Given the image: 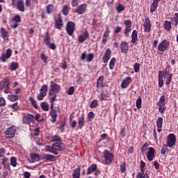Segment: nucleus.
<instances>
[{
	"label": "nucleus",
	"mask_w": 178,
	"mask_h": 178,
	"mask_svg": "<svg viewBox=\"0 0 178 178\" xmlns=\"http://www.w3.org/2000/svg\"><path fill=\"white\" fill-rule=\"evenodd\" d=\"M74 93V87L73 86H70L68 90H67V94L68 95H73V94Z\"/></svg>",
	"instance_id": "nucleus-49"
},
{
	"label": "nucleus",
	"mask_w": 178,
	"mask_h": 178,
	"mask_svg": "<svg viewBox=\"0 0 178 178\" xmlns=\"http://www.w3.org/2000/svg\"><path fill=\"white\" fill-rule=\"evenodd\" d=\"M164 28L167 30V31H169L170 29H172V22L165 21L164 24Z\"/></svg>",
	"instance_id": "nucleus-41"
},
{
	"label": "nucleus",
	"mask_w": 178,
	"mask_h": 178,
	"mask_svg": "<svg viewBox=\"0 0 178 178\" xmlns=\"http://www.w3.org/2000/svg\"><path fill=\"white\" fill-rule=\"evenodd\" d=\"M51 142L52 143H60V142H62V139H60V138L59 136L55 135L51 137Z\"/></svg>",
	"instance_id": "nucleus-39"
},
{
	"label": "nucleus",
	"mask_w": 178,
	"mask_h": 178,
	"mask_svg": "<svg viewBox=\"0 0 178 178\" xmlns=\"http://www.w3.org/2000/svg\"><path fill=\"white\" fill-rule=\"evenodd\" d=\"M46 152H50V154H54V155H58V152L52 149V146L47 145L46 146Z\"/></svg>",
	"instance_id": "nucleus-30"
},
{
	"label": "nucleus",
	"mask_w": 178,
	"mask_h": 178,
	"mask_svg": "<svg viewBox=\"0 0 178 178\" xmlns=\"http://www.w3.org/2000/svg\"><path fill=\"white\" fill-rule=\"evenodd\" d=\"M10 56H12V49H8L6 50V54H5V53H3L1 54L0 59H1V62L5 63V62H6V59H9V58H10Z\"/></svg>",
	"instance_id": "nucleus-8"
},
{
	"label": "nucleus",
	"mask_w": 178,
	"mask_h": 178,
	"mask_svg": "<svg viewBox=\"0 0 178 178\" xmlns=\"http://www.w3.org/2000/svg\"><path fill=\"white\" fill-rule=\"evenodd\" d=\"M154 155H155V149H154L153 147H149V151L147 154V160L149 161V162L153 161Z\"/></svg>",
	"instance_id": "nucleus-14"
},
{
	"label": "nucleus",
	"mask_w": 178,
	"mask_h": 178,
	"mask_svg": "<svg viewBox=\"0 0 178 178\" xmlns=\"http://www.w3.org/2000/svg\"><path fill=\"white\" fill-rule=\"evenodd\" d=\"M78 124H79V129H81V127H83V126H84V123H86V121L84 120V115H80L78 117Z\"/></svg>",
	"instance_id": "nucleus-25"
},
{
	"label": "nucleus",
	"mask_w": 178,
	"mask_h": 178,
	"mask_svg": "<svg viewBox=\"0 0 178 178\" xmlns=\"http://www.w3.org/2000/svg\"><path fill=\"white\" fill-rule=\"evenodd\" d=\"M50 116L51 118V123H55L56 122V118H58V113H56V111L53 109L50 111Z\"/></svg>",
	"instance_id": "nucleus-22"
},
{
	"label": "nucleus",
	"mask_w": 178,
	"mask_h": 178,
	"mask_svg": "<svg viewBox=\"0 0 178 178\" xmlns=\"http://www.w3.org/2000/svg\"><path fill=\"white\" fill-rule=\"evenodd\" d=\"M137 40H138L137 31L134 30L131 34V44H136Z\"/></svg>",
	"instance_id": "nucleus-27"
},
{
	"label": "nucleus",
	"mask_w": 178,
	"mask_h": 178,
	"mask_svg": "<svg viewBox=\"0 0 178 178\" xmlns=\"http://www.w3.org/2000/svg\"><path fill=\"white\" fill-rule=\"evenodd\" d=\"M71 4L73 7L77 6L79 5V0H72Z\"/></svg>",
	"instance_id": "nucleus-63"
},
{
	"label": "nucleus",
	"mask_w": 178,
	"mask_h": 178,
	"mask_svg": "<svg viewBox=\"0 0 178 178\" xmlns=\"http://www.w3.org/2000/svg\"><path fill=\"white\" fill-rule=\"evenodd\" d=\"M41 59H42V60L44 61V63H47V60H48V57H47V56H45V54H41Z\"/></svg>",
	"instance_id": "nucleus-61"
},
{
	"label": "nucleus",
	"mask_w": 178,
	"mask_h": 178,
	"mask_svg": "<svg viewBox=\"0 0 178 178\" xmlns=\"http://www.w3.org/2000/svg\"><path fill=\"white\" fill-rule=\"evenodd\" d=\"M46 34H47V35L44 40V42L45 45L49 46L51 44V38H49V35L48 32H47Z\"/></svg>",
	"instance_id": "nucleus-36"
},
{
	"label": "nucleus",
	"mask_w": 178,
	"mask_h": 178,
	"mask_svg": "<svg viewBox=\"0 0 178 178\" xmlns=\"http://www.w3.org/2000/svg\"><path fill=\"white\" fill-rule=\"evenodd\" d=\"M98 106V100L94 99L90 104V108H94Z\"/></svg>",
	"instance_id": "nucleus-47"
},
{
	"label": "nucleus",
	"mask_w": 178,
	"mask_h": 178,
	"mask_svg": "<svg viewBox=\"0 0 178 178\" xmlns=\"http://www.w3.org/2000/svg\"><path fill=\"white\" fill-rule=\"evenodd\" d=\"M123 10H124V6L122 4H119L117 6V11L118 13H120V12H123Z\"/></svg>",
	"instance_id": "nucleus-51"
},
{
	"label": "nucleus",
	"mask_w": 178,
	"mask_h": 178,
	"mask_svg": "<svg viewBox=\"0 0 178 178\" xmlns=\"http://www.w3.org/2000/svg\"><path fill=\"white\" fill-rule=\"evenodd\" d=\"M50 83H51V90L49 92V95H52V93H51V91H52L53 92H59V91L60 90V86H59V85L54 82V81H51Z\"/></svg>",
	"instance_id": "nucleus-10"
},
{
	"label": "nucleus",
	"mask_w": 178,
	"mask_h": 178,
	"mask_svg": "<svg viewBox=\"0 0 178 178\" xmlns=\"http://www.w3.org/2000/svg\"><path fill=\"white\" fill-rule=\"evenodd\" d=\"M169 47V42L168 40H163L158 47V50L159 52H165L166 49H168V47Z\"/></svg>",
	"instance_id": "nucleus-7"
},
{
	"label": "nucleus",
	"mask_w": 178,
	"mask_h": 178,
	"mask_svg": "<svg viewBox=\"0 0 178 178\" xmlns=\"http://www.w3.org/2000/svg\"><path fill=\"white\" fill-rule=\"evenodd\" d=\"M76 27V24L73 22H68L66 26V31L68 35H73V33H74V29Z\"/></svg>",
	"instance_id": "nucleus-4"
},
{
	"label": "nucleus",
	"mask_w": 178,
	"mask_h": 178,
	"mask_svg": "<svg viewBox=\"0 0 178 178\" xmlns=\"http://www.w3.org/2000/svg\"><path fill=\"white\" fill-rule=\"evenodd\" d=\"M158 106H165V95H161L157 103Z\"/></svg>",
	"instance_id": "nucleus-31"
},
{
	"label": "nucleus",
	"mask_w": 178,
	"mask_h": 178,
	"mask_svg": "<svg viewBox=\"0 0 178 178\" xmlns=\"http://www.w3.org/2000/svg\"><path fill=\"white\" fill-rule=\"evenodd\" d=\"M54 10V5L49 4L46 8L47 13L51 14L52 13V11Z\"/></svg>",
	"instance_id": "nucleus-42"
},
{
	"label": "nucleus",
	"mask_w": 178,
	"mask_h": 178,
	"mask_svg": "<svg viewBox=\"0 0 178 178\" xmlns=\"http://www.w3.org/2000/svg\"><path fill=\"white\" fill-rule=\"evenodd\" d=\"M33 120H34V115L31 114H27L23 117V123H25V124H30Z\"/></svg>",
	"instance_id": "nucleus-12"
},
{
	"label": "nucleus",
	"mask_w": 178,
	"mask_h": 178,
	"mask_svg": "<svg viewBox=\"0 0 178 178\" xmlns=\"http://www.w3.org/2000/svg\"><path fill=\"white\" fill-rule=\"evenodd\" d=\"M19 67V64L17 63H11L10 64V70L15 71Z\"/></svg>",
	"instance_id": "nucleus-45"
},
{
	"label": "nucleus",
	"mask_w": 178,
	"mask_h": 178,
	"mask_svg": "<svg viewBox=\"0 0 178 178\" xmlns=\"http://www.w3.org/2000/svg\"><path fill=\"white\" fill-rule=\"evenodd\" d=\"M29 101H30L31 105L33 106V108H35V109H38V105H37V102H35L34 98H33L31 97H29Z\"/></svg>",
	"instance_id": "nucleus-40"
},
{
	"label": "nucleus",
	"mask_w": 178,
	"mask_h": 178,
	"mask_svg": "<svg viewBox=\"0 0 178 178\" xmlns=\"http://www.w3.org/2000/svg\"><path fill=\"white\" fill-rule=\"evenodd\" d=\"M111 59V49H107L103 56L104 63H108V61Z\"/></svg>",
	"instance_id": "nucleus-16"
},
{
	"label": "nucleus",
	"mask_w": 178,
	"mask_h": 178,
	"mask_svg": "<svg viewBox=\"0 0 178 178\" xmlns=\"http://www.w3.org/2000/svg\"><path fill=\"white\" fill-rule=\"evenodd\" d=\"M80 167L74 170V172L72 173L73 178H80Z\"/></svg>",
	"instance_id": "nucleus-28"
},
{
	"label": "nucleus",
	"mask_w": 178,
	"mask_h": 178,
	"mask_svg": "<svg viewBox=\"0 0 178 178\" xmlns=\"http://www.w3.org/2000/svg\"><path fill=\"white\" fill-rule=\"evenodd\" d=\"M56 159V156L51 154H44L42 157V160L44 162H52Z\"/></svg>",
	"instance_id": "nucleus-13"
},
{
	"label": "nucleus",
	"mask_w": 178,
	"mask_h": 178,
	"mask_svg": "<svg viewBox=\"0 0 178 178\" xmlns=\"http://www.w3.org/2000/svg\"><path fill=\"white\" fill-rule=\"evenodd\" d=\"M0 31L3 40H9L7 31L4 28H1Z\"/></svg>",
	"instance_id": "nucleus-21"
},
{
	"label": "nucleus",
	"mask_w": 178,
	"mask_h": 178,
	"mask_svg": "<svg viewBox=\"0 0 178 178\" xmlns=\"http://www.w3.org/2000/svg\"><path fill=\"white\" fill-rule=\"evenodd\" d=\"M145 31L147 33L151 31V21H149V18H146L145 19L144 24Z\"/></svg>",
	"instance_id": "nucleus-18"
},
{
	"label": "nucleus",
	"mask_w": 178,
	"mask_h": 178,
	"mask_svg": "<svg viewBox=\"0 0 178 178\" xmlns=\"http://www.w3.org/2000/svg\"><path fill=\"white\" fill-rule=\"evenodd\" d=\"M136 178H149V177L145 172L140 171L138 173Z\"/></svg>",
	"instance_id": "nucleus-32"
},
{
	"label": "nucleus",
	"mask_w": 178,
	"mask_h": 178,
	"mask_svg": "<svg viewBox=\"0 0 178 178\" xmlns=\"http://www.w3.org/2000/svg\"><path fill=\"white\" fill-rule=\"evenodd\" d=\"M31 157L33 161H40V154H31Z\"/></svg>",
	"instance_id": "nucleus-46"
},
{
	"label": "nucleus",
	"mask_w": 178,
	"mask_h": 178,
	"mask_svg": "<svg viewBox=\"0 0 178 178\" xmlns=\"http://www.w3.org/2000/svg\"><path fill=\"white\" fill-rule=\"evenodd\" d=\"M95 170H97V165L92 164L88 168L87 175H91V173H94Z\"/></svg>",
	"instance_id": "nucleus-26"
},
{
	"label": "nucleus",
	"mask_w": 178,
	"mask_h": 178,
	"mask_svg": "<svg viewBox=\"0 0 178 178\" xmlns=\"http://www.w3.org/2000/svg\"><path fill=\"white\" fill-rule=\"evenodd\" d=\"M148 149V147H147V144H144L143 147H141V152L144 155L145 152H147V150Z\"/></svg>",
	"instance_id": "nucleus-55"
},
{
	"label": "nucleus",
	"mask_w": 178,
	"mask_h": 178,
	"mask_svg": "<svg viewBox=\"0 0 178 178\" xmlns=\"http://www.w3.org/2000/svg\"><path fill=\"white\" fill-rule=\"evenodd\" d=\"M124 24H125L126 27H131V21L125 20L124 21Z\"/></svg>",
	"instance_id": "nucleus-62"
},
{
	"label": "nucleus",
	"mask_w": 178,
	"mask_h": 178,
	"mask_svg": "<svg viewBox=\"0 0 178 178\" xmlns=\"http://www.w3.org/2000/svg\"><path fill=\"white\" fill-rule=\"evenodd\" d=\"M163 123V118L162 117H159L156 121V126L158 129H162V124Z\"/></svg>",
	"instance_id": "nucleus-34"
},
{
	"label": "nucleus",
	"mask_w": 178,
	"mask_h": 178,
	"mask_svg": "<svg viewBox=\"0 0 178 178\" xmlns=\"http://www.w3.org/2000/svg\"><path fill=\"white\" fill-rule=\"evenodd\" d=\"M89 35L88 32L87 31H85L83 35H79L78 38L79 42H80V44H83V42H84V41L88 38Z\"/></svg>",
	"instance_id": "nucleus-19"
},
{
	"label": "nucleus",
	"mask_w": 178,
	"mask_h": 178,
	"mask_svg": "<svg viewBox=\"0 0 178 178\" xmlns=\"http://www.w3.org/2000/svg\"><path fill=\"white\" fill-rule=\"evenodd\" d=\"M141 102H143V100L141 99V98H138L136 100V108L138 109H140V108H141Z\"/></svg>",
	"instance_id": "nucleus-53"
},
{
	"label": "nucleus",
	"mask_w": 178,
	"mask_h": 178,
	"mask_svg": "<svg viewBox=\"0 0 178 178\" xmlns=\"http://www.w3.org/2000/svg\"><path fill=\"white\" fill-rule=\"evenodd\" d=\"M40 92L38 95L37 98L39 101H42L44 99V97L47 96V92H48V86L47 85H43L40 90Z\"/></svg>",
	"instance_id": "nucleus-2"
},
{
	"label": "nucleus",
	"mask_w": 178,
	"mask_h": 178,
	"mask_svg": "<svg viewBox=\"0 0 178 178\" xmlns=\"http://www.w3.org/2000/svg\"><path fill=\"white\" fill-rule=\"evenodd\" d=\"M159 88L163 87V74H162V72L159 73Z\"/></svg>",
	"instance_id": "nucleus-24"
},
{
	"label": "nucleus",
	"mask_w": 178,
	"mask_h": 178,
	"mask_svg": "<svg viewBox=\"0 0 178 178\" xmlns=\"http://www.w3.org/2000/svg\"><path fill=\"white\" fill-rule=\"evenodd\" d=\"M15 134L16 128L13 126L10 127L4 132L5 136H6V138H13Z\"/></svg>",
	"instance_id": "nucleus-3"
},
{
	"label": "nucleus",
	"mask_w": 178,
	"mask_h": 178,
	"mask_svg": "<svg viewBox=\"0 0 178 178\" xmlns=\"http://www.w3.org/2000/svg\"><path fill=\"white\" fill-rule=\"evenodd\" d=\"M120 47H121V52L122 54H127V49H129L127 42H121Z\"/></svg>",
	"instance_id": "nucleus-20"
},
{
	"label": "nucleus",
	"mask_w": 178,
	"mask_h": 178,
	"mask_svg": "<svg viewBox=\"0 0 178 178\" xmlns=\"http://www.w3.org/2000/svg\"><path fill=\"white\" fill-rule=\"evenodd\" d=\"M9 79H5L3 81L0 83V91H2L3 88H9Z\"/></svg>",
	"instance_id": "nucleus-17"
},
{
	"label": "nucleus",
	"mask_w": 178,
	"mask_h": 178,
	"mask_svg": "<svg viewBox=\"0 0 178 178\" xmlns=\"http://www.w3.org/2000/svg\"><path fill=\"white\" fill-rule=\"evenodd\" d=\"M52 149H54L56 152L58 151H63L65 149V144L62 142H56L52 143Z\"/></svg>",
	"instance_id": "nucleus-5"
},
{
	"label": "nucleus",
	"mask_w": 178,
	"mask_h": 178,
	"mask_svg": "<svg viewBox=\"0 0 178 178\" xmlns=\"http://www.w3.org/2000/svg\"><path fill=\"white\" fill-rule=\"evenodd\" d=\"M166 109V106H159V111L161 113H163Z\"/></svg>",
	"instance_id": "nucleus-58"
},
{
	"label": "nucleus",
	"mask_w": 178,
	"mask_h": 178,
	"mask_svg": "<svg viewBox=\"0 0 178 178\" xmlns=\"http://www.w3.org/2000/svg\"><path fill=\"white\" fill-rule=\"evenodd\" d=\"M17 9L19 10V12H24V3L19 0L17 2Z\"/></svg>",
	"instance_id": "nucleus-23"
},
{
	"label": "nucleus",
	"mask_w": 178,
	"mask_h": 178,
	"mask_svg": "<svg viewBox=\"0 0 178 178\" xmlns=\"http://www.w3.org/2000/svg\"><path fill=\"white\" fill-rule=\"evenodd\" d=\"M63 15H65V16H67V15H69V6H67V5H65L63 7V10H62Z\"/></svg>",
	"instance_id": "nucleus-43"
},
{
	"label": "nucleus",
	"mask_w": 178,
	"mask_h": 178,
	"mask_svg": "<svg viewBox=\"0 0 178 178\" xmlns=\"http://www.w3.org/2000/svg\"><path fill=\"white\" fill-rule=\"evenodd\" d=\"M18 97L16 95H8V99L11 101L12 102H15V101H17Z\"/></svg>",
	"instance_id": "nucleus-44"
},
{
	"label": "nucleus",
	"mask_w": 178,
	"mask_h": 178,
	"mask_svg": "<svg viewBox=\"0 0 178 178\" xmlns=\"http://www.w3.org/2000/svg\"><path fill=\"white\" fill-rule=\"evenodd\" d=\"M62 27H63V22L62 21V15L59 13L55 20V28L58 30H62Z\"/></svg>",
	"instance_id": "nucleus-6"
},
{
	"label": "nucleus",
	"mask_w": 178,
	"mask_h": 178,
	"mask_svg": "<svg viewBox=\"0 0 178 178\" xmlns=\"http://www.w3.org/2000/svg\"><path fill=\"white\" fill-rule=\"evenodd\" d=\"M130 81H131V77H125L121 83L122 88H127V87H129V84H130Z\"/></svg>",
	"instance_id": "nucleus-15"
},
{
	"label": "nucleus",
	"mask_w": 178,
	"mask_h": 178,
	"mask_svg": "<svg viewBox=\"0 0 178 178\" xmlns=\"http://www.w3.org/2000/svg\"><path fill=\"white\" fill-rule=\"evenodd\" d=\"M115 63H116V58H113L109 62V69H111V70H113L115 67Z\"/></svg>",
	"instance_id": "nucleus-38"
},
{
	"label": "nucleus",
	"mask_w": 178,
	"mask_h": 178,
	"mask_svg": "<svg viewBox=\"0 0 178 178\" xmlns=\"http://www.w3.org/2000/svg\"><path fill=\"white\" fill-rule=\"evenodd\" d=\"M41 108L43 111H49V105L45 102L41 103Z\"/></svg>",
	"instance_id": "nucleus-37"
},
{
	"label": "nucleus",
	"mask_w": 178,
	"mask_h": 178,
	"mask_svg": "<svg viewBox=\"0 0 178 178\" xmlns=\"http://www.w3.org/2000/svg\"><path fill=\"white\" fill-rule=\"evenodd\" d=\"M104 156L106 163H111L113 158V154L109 152L108 150H106L104 152Z\"/></svg>",
	"instance_id": "nucleus-9"
},
{
	"label": "nucleus",
	"mask_w": 178,
	"mask_h": 178,
	"mask_svg": "<svg viewBox=\"0 0 178 178\" xmlns=\"http://www.w3.org/2000/svg\"><path fill=\"white\" fill-rule=\"evenodd\" d=\"M164 73H165V76H168V77L167 78V81H166V82H165V84L167 85V86H169V84H170V81H172V74H168V71H165L164 72Z\"/></svg>",
	"instance_id": "nucleus-33"
},
{
	"label": "nucleus",
	"mask_w": 178,
	"mask_h": 178,
	"mask_svg": "<svg viewBox=\"0 0 178 178\" xmlns=\"http://www.w3.org/2000/svg\"><path fill=\"white\" fill-rule=\"evenodd\" d=\"M176 145V136L173 134H170L167 137V145H164L163 147H169V148H172Z\"/></svg>",
	"instance_id": "nucleus-1"
},
{
	"label": "nucleus",
	"mask_w": 178,
	"mask_h": 178,
	"mask_svg": "<svg viewBox=\"0 0 178 178\" xmlns=\"http://www.w3.org/2000/svg\"><path fill=\"white\" fill-rule=\"evenodd\" d=\"M140 172H145V163L143 161H140Z\"/></svg>",
	"instance_id": "nucleus-56"
},
{
	"label": "nucleus",
	"mask_w": 178,
	"mask_h": 178,
	"mask_svg": "<svg viewBox=\"0 0 178 178\" xmlns=\"http://www.w3.org/2000/svg\"><path fill=\"white\" fill-rule=\"evenodd\" d=\"M175 17L174 18V22H175V23L174 24H174V26H177V24H178V13H175Z\"/></svg>",
	"instance_id": "nucleus-59"
},
{
	"label": "nucleus",
	"mask_w": 178,
	"mask_h": 178,
	"mask_svg": "<svg viewBox=\"0 0 178 178\" xmlns=\"http://www.w3.org/2000/svg\"><path fill=\"white\" fill-rule=\"evenodd\" d=\"M135 73L140 72V63H136L134 65Z\"/></svg>",
	"instance_id": "nucleus-54"
},
{
	"label": "nucleus",
	"mask_w": 178,
	"mask_h": 178,
	"mask_svg": "<svg viewBox=\"0 0 178 178\" xmlns=\"http://www.w3.org/2000/svg\"><path fill=\"white\" fill-rule=\"evenodd\" d=\"M106 98H108V93L102 92L99 97L100 101H104Z\"/></svg>",
	"instance_id": "nucleus-50"
},
{
	"label": "nucleus",
	"mask_w": 178,
	"mask_h": 178,
	"mask_svg": "<svg viewBox=\"0 0 178 178\" xmlns=\"http://www.w3.org/2000/svg\"><path fill=\"white\" fill-rule=\"evenodd\" d=\"M13 20L16 22V23H20L21 19H20V15H16L14 17Z\"/></svg>",
	"instance_id": "nucleus-60"
},
{
	"label": "nucleus",
	"mask_w": 178,
	"mask_h": 178,
	"mask_svg": "<svg viewBox=\"0 0 178 178\" xmlns=\"http://www.w3.org/2000/svg\"><path fill=\"white\" fill-rule=\"evenodd\" d=\"M10 165L13 168H16V165H17V161H16V158H15V157L10 158Z\"/></svg>",
	"instance_id": "nucleus-48"
},
{
	"label": "nucleus",
	"mask_w": 178,
	"mask_h": 178,
	"mask_svg": "<svg viewBox=\"0 0 178 178\" xmlns=\"http://www.w3.org/2000/svg\"><path fill=\"white\" fill-rule=\"evenodd\" d=\"M158 8V3H156V1H153L151 7H150V12L151 13H154V12H155V10H156Z\"/></svg>",
	"instance_id": "nucleus-35"
},
{
	"label": "nucleus",
	"mask_w": 178,
	"mask_h": 178,
	"mask_svg": "<svg viewBox=\"0 0 178 178\" xmlns=\"http://www.w3.org/2000/svg\"><path fill=\"white\" fill-rule=\"evenodd\" d=\"M86 10H87V4L83 3L75 9V13H78V15H83Z\"/></svg>",
	"instance_id": "nucleus-11"
},
{
	"label": "nucleus",
	"mask_w": 178,
	"mask_h": 178,
	"mask_svg": "<svg viewBox=\"0 0 178 178\" xmlns=\"http://www.w3.org/2000/svg\"><path fill=\"white\" fill-rule=\"evenodd\" d=\"M97 88L104 87V76H101L97 79Z\"/></svg>",
	"instance_id": "nucleus-29"
},
{
	"label": "nucleus",
	"mask_w": 178,
	"mask_h": 178,
	"mask_svg": "<svg viewBox=\"0 0 178 178\" xmlns=\"http://www.w3.org/2000/svg\"><path fill=\"white\" fill-rule=\"evenodd\" d=\"M12 108L14 111H17V109H19V105H17V103H15L12 105Z\"/></svg>",
	"instance_id": "nucleus-64"
},
{
	"label": "nucleus",
	"mask_w": 178,
	"mask_h": 178,
	"mask_svg": "<svg viewBox=\"0 0 178 178\" xmlns=\"http://www.w3.org/2000/svg\"><path fill=\"white\" fill-rule=\"evenodd\" d=\"M131 31V26H126L124 30V34L127 37H129V33Z\"/></svg>",
	"instance_id": "nucleus-52"
},
{
	"label": "nucleus",
	"mask_w": 178,
	"mask_h": 178,
	"mask_svg": "<svg viewBox=\"0 0 178 178\" xmlns=\"http://www.w3.org/2000/svg\"><path fill=\"white\" fill-rule=\"evenodd\" d=\"M86 59H87V62H91V60H92V59H94V55L92 54H89L86 56Z\"/></svg>",
	"instance_id": "nucleus-57"
}]
</instances>
